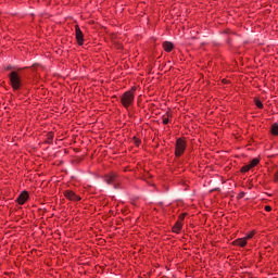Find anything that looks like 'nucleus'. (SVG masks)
<instances>
[{
	"mask_svg": "<svg viewBox=\"0 0 278 278\" xmlns=\"http://www.w3.org/2000/svg\"><path fill=\"white\" fill-rule=\"evenodd\" d=\"M248 240L243 238L236 239L232 241L233 247H240L241 249H244V247L248 244Z\"/></svg>",
	"mask_w": 278,
	"mask_h": 278,
	"instance_id": "nucleus-7",
	"label": "nucleus"
},
{
	"mask_svg": "<svg viewBox=\"0 0 278 278\" xmlns=\"http://www.w3.org/2000/svg\"><path fill=\"white\" fill-rule=\"evenodd\" d=\"M255 105L258 108V110H262L264 108V104L260 100H255Z\"/></svg>",
	"mask_w": 278,
	"mask_h": 278,
	"instance_id": "nucleus-18",
	"label": "nucleus"
},
{
	"mask_svg": "<svg viewBox=\"0 0 278 278\" xmlns=\"http://www.w3.org/2000/svg\"><path fill=\"white\" fill-rule=\"evenodd\" d=\"M47 136L48 138L46 142H48V144H51V142H53V132H49Z\"/></svg>",
	"mask_w": 278,
	"mask_h": 278,
	"instance_id": "nucleus-16",
	"label": "nucleus"
},
{
	"mask_svg": "<svg viewBox=\"0 0 278 278\" xmlns=\"http://www.w3.org/2000/svg\"><path fill=\"white\" fill-rule=\"evenodd\" d=\"M251 168H253V167L251 166V164L244 165V166L241 168V173H249V170H251Z\"/></svg>",
	"mask_w": 278,
	"mask_h": 278,
	"instance_id": "nucleus-14",
	"label": "nucleus"
},
{
	"mask_svg": "<svg viewBox=\"0 0 278 278\" xmlns=\"http://www.w3.org/2000/svg\"><path fill=\"white\" fill-rule=\"evenodd\" d=\"M271 134L273 136H278V124L271 126Z\"/></svg>",
	"mask_w": 278,
	"mask_h": 278,
	"instance_id": "nucleus-13",
	"label": "nucleus"
},
{
	"mask_svg": "<svg viewBox=\"0 0 278 278\" xmlns=\"http://www.w3.org/2000/svg\"><path fill=\"white\" fill-rule=\"evenodd\" d=\"M251 168H253V167L251 166V164L244 165V166L241 168V173H249V170H251Z\"/></svg>",
	"mask_w": 278,
	"mask_h": 278,
	"instance_id": "nucleus-15",
	"label": "nucleus"
},
{
	"mask_svg": "<svg viewBox=\"0 0 278 278\" xmlns=\"http://www.w3.org/2000/svg\"><path fill=\"white\" fill-rule=\"evenodd\" d=\"M271 210H273V207H270L268 205L265 206V212H270Z\"/></svg>",
	"mask_w": 278,
	"mask_h": 278,
	"instance_id": "nucleus-22",
	"label": "nucleus"
},
{
	"mask_svg": "<svg viewBox=\"0 0 278 278\" xmlns=\"http://www.w3.org/2000/svg\"><path fill=\"white\" fill-rule=\"evenodd\" d=\"M253 236H255V230L250 231L243 238L249 242V240H251L253 238Z\"/></svg>",
	"mask_w": 278,
	"mask_h": 278,
	"instance_id": "nucleus-12",
	"label": "nucleus"
},
{
	"mask_svg": "<svg viewBox=\"0 0 278 278\" xmlns=\"http://www.w3.org/2000/svg\"><path fill=\"white\" fill-rule=\"evenodd\" d=\"M181 229H184V223L176 222L172 228L173 233H181Z\"/></svg>",
	"mask_w": 278,
	"mask_h": 278,
	"instance_id": "nucleus-8",
	"label": "nucleus"
},
{
	"mask_svg": "<svg viewBox=\"0 0 278 278\" xmlns=\"http://www.w3.org/2000/svg\"><path fill=\"white\" fill-rule=\"evenodd\" d=\"M170 118H173V112L167 111V112L162 116L163 125H168V123H170Z\"/></svg>",
	"mask_w": 278,
	"mask_h": 278,
	"instance_id": "nucleus-9",
	"label": "nucleus"
},
{
	"mask_svg": "<svg viewBox=\"0 0 278 278\" xmlns=\"http://www.w3.org/2000/svg\"><path fill=\"white\" fill-rule=\"evenodd\" d=\"M29 199V193L27 191H23L18 198H17V203L18 205H25L27 203V200Z\"/></svg>",
	"mask_w": 278,
	"mask_h": 278,
	"instance_id": "nucleus-6",
	"label": "nucleus"
},
{
	"mask_svg": "<svg viewBox=\"0 0 278 278\" xmlns=\"http://www.w3.org/2000/svg\"><path fill=\"white\" fill-rule=\"evenodd\" d=\"M274 181L275 184H278V170L274 175Z\"/></svg>",
	"mask_w": 278,
	"mask_h": 278,
	"instance_id": "nucleus-20",
	"label": "nucleus"
},
{
	"mask_svg": "<svg viewBox=\"0 0 278 278\" xmlns=\"http://www.w3.org/2000/svg\"><path fill=\"white\" fill-rule=\"evenodd\" d=\"M163 49H164V51H166L167 53H170V51H173V49H175V46H174L173 42H170V41H164V42H163Z\"/></svg>",
	"mask_w": 278,
	"mask_h": 278,
	"instance_id": "nucleus-10",
	"label": "nucleus"
},
{
	"mask_svg": "<svg viewBox=\"0 0 278 278\" xmlns=\"http://www.w3.org/2000/svg\"><path fill=\"white\" fill-rule=\"evenodd\" d=\"M135 144H137V147H139L140 146V139L135 138Z\"/></svg>",
	"mask_w": 278,
	"mask_h": 278,
	"instance_id": "nucleus-21",
	"label": "nucleus"
},
{
	"mask_svg": "<svg viewBox=\"0 0 278 278\" xmlns=\"http://www.w3.org/2000/svg\"><path fill=\"white\" fill-rule=\"evenodd\" d=\"M114 179H116V175H112L110 177V179L108 180V184H112V181H114Z\"/></svg>",
	"mask_w": 278,
	"mask_h": 278,
	"instance_id": "nucleus-19",
	"label": "nucleus"
},
{
	"mask_svg": "<svg viewBox=\"0 0 278 278\" xmlns=\"http://www.w3.org/2000/svg\"><path fill=\"white\" fill-rule=\"evenodd\" d=\"M187 147L188 143L186 142V140L184 138H178L175 144V156L181 157L182 154L186 152Z\"/></svg>",
	"mask_w": 278,
	"mask_h": 278,
	"instance_id": "nucleus-2",
	"label": "nucleus"
},
{
	"mask_svg": "<svg viewBox=\"0 0 278 278\" xmlns=\"http://www.w3.org/2000/svg\"><path fill=\"white\" fill-rule=\"evenodd\" d=\"M135 99H136V89L132 87L131 90H128L122 94L121 103L127 110L131 108Z\"/></svg>",
	"mask_w": 278,
	"mask_h": 278,
	"instance_id": "nucleus-1",
	"label": "nucleus"
},
{
	"mask_svg": "<svg viewBox=\"0 0 278 278\" xmlns=\"http://www.w3.org/2000/svg\"><path fill=\"white\" fill-rule=\"evenodd\" d=\"M257 164H260V159L255 157L250 162V166L252 168H255V166H257Z\"/></svg>",
	"mask_w": 278,
	"mask_h": 278,
	"instance_id": "nucleus-11",
	"label": "nucleus"
},
{
	"mask_svg": "<svg viewBox=\"0 0 278 278\" xmlns=\"http://www.w3.org/2000/svg\"><path fill=\"white\" fill-rule=\"evenodd\" d=\"M75 36L77 43L81 47V45H84V33L81 31V28H79V25L75 26Z\"/></svg>",
	"mask_w": 278,
	"mask_h": 278,
	"instance_id": "nucleus-5",
	"label": "nucleus"
},
{
	"mask_svg": "<svg viewBox=\"0 0 278 278\" xmlns=\"http://www.w3.org/2000/svg\"><path fill=\"white\" fill-rule=\"evenodd\" d=\"M187 215H188L187 213L180 214L179 217H178V223H184V220L186 219Z\"/></svg>",
	"mask_w": 278,
	"mask_h": 278,
	"instance_id": "nucleus-17",
	"label": "nucleus"
},
{
	"mask_svg": "<svg viewBox=\"0 0 278 278\" xmlns=\"http://www.w3.org/2000/svg\"><path fill=\"white\" fill-rule=\"evenodd\" d=\"M9 77L13 90H21V86H23V83L21 81V76H18V73L11 72Z\"/></svg>",
	"mask_w": 278,
	"mask_h": 278,
	"instance_id": "nucleus-3",
	"label": "nucleus"
},
{
	"mask_svg": "<svg viewBox=\"0 0 278 278\" xmlns=\"http://www.w3.org/2000/svg\"><path fill=\"white\" fill-rule=\"evenodd\" d=\"M63 194L68 201H81V197L77 195L73 190H65Z\"/></svg>",
	"mask_w": 278,
	"mask_h": 278,
	"instance_id": "nucleus-4",
	"label": "nucleus"
}]
</instances>
